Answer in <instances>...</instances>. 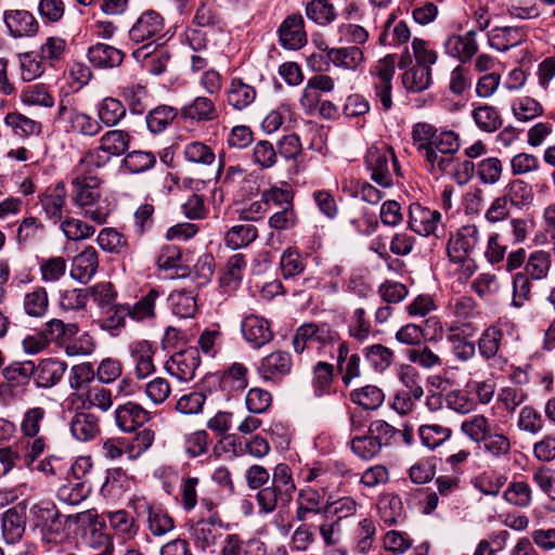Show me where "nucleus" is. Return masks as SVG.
<instances>
[{
    "label": "nucleus",
    "mask_w": 555,
    "mask_h": 555,
    "mask_svg": "<svg viewBox=\"0 0 555 555\" xmlns=\"http://www.w3.org/2000/svg\"><path fill=\"white\" fill-rule=\"evenodd\" d=\"M101 183L98 175H80L73 170V201L83 209L86 217L99 224L104 223L108 216V210L101 201Z\"/></svg>",
    "instance_id": "obj_1"
},
{
    "label": "nucleus",
    "mask_w": 555,
    "mask_h": 555,
    "mask_svg": "<svg viewBox=\"0 0 555 555\" xmlns=\"http://www.w3.org/2000/svg\"><path fill=\"white\" fill-rule=\"evenodd\" d=\"M296 491L291 468L286 464L275 466L271 485L261 488L257 493L260 512L272 513L279 505L287 506Z\"/></svg>",
    "instance_id": "obj_2"
},
{
    "label": "nucleus",
    "mask_w": 555,
    "mask_h": 555,
    "mask_svg": "<svg viewBox=\"0 0 555 555\" xmlns=\"http://www.w3.org/2000/svg\"><path fill=\"white\" fill-rule=\"evenodd\" d=\"M198 281L195 288L175 289L168 297V302L173 314L179 318H193L197 311L196 288L206 285L214 275V258L205 255L195 264Z\"/></svg>",
    "instance_id": "obj_3"
},
{
    "label": "nucleus",
    "mask_w": 555,
    "mask_h": 555,
    "mask_svg": "<svg viewBox=\"0 0 555 555\" xmlns=\"http://www.w3.org/2000/svg\"><path fill=\"white\" fill-rule=\"evenodd\" d=\"M365 165L371 171V179L382 188L393 185L391 167L397 175L400 169L391 146L384 142L371 145L365 154Z\"/></svg>",
    "instance_id": "obj_4"
},
{
    "label": "nucleus",
    "mask_w": 555,
    "mask_h": 555,
    "mask_svg": "<svg viewBox=\"0 0 555 555\" xmlns=\"http://www.w3.org/2000/svg\"><path fill=\"white\" fill-rule=\"evenodd\" d=\"M30 514L41 539L47 543L60 542L65 535V525L70 524L66 516L60 514L54 504L48 502L35 504Z\"/></svg>",
    "instance_id": "obj_5"
},
{
    "label": "nucleus",
    "mask_w": 555,
    "mask_h": 555,
    "mask_svg": "<svg viewBox=\"0 0 555 555\" xmlns=\"http://www.w3.org/2000/svg\"><path fill=\"white\" fill-rule=\"evenodd\" d=\"M224 525L218 515H209L188 524V531L195 547L205 552L217 545L223 535Z\"/></svg>",
    "instance_id": "obj_6"
},
{
    "label": "nucleus",
    "mask_w": 555,
    "mask_h": 555,
    "mask_svg": "<svg viewBox=\"0 0 555 555\" xmlns=\"http://www.w3.org/2000/svg\"><path fill=\"white\" fill-rule=\"evenodd\" d=\"M480 242V231L476 224H465L451 234L447 243V254L451 262L466 261Z\"/></svg>",
    "instance_id": "obj_7"
},
{
    "label": "nucleus",
    "mask_w": 555,
    "mask_h": 555,
    "mask_svg": "<svg viewBox=\"0 0 555 555\" xmlns=\"http://www.w3.org/2000/svg\"><path fill=\"white\" fill-rule=\"evenodd\" d=\"M101 417L93 411L78 406L69 421V431L79 442H89L101 435Z\"/></svg>",
    "instance_id": "obj_8"
},
{
    "label": "nucleus",
    "mask_w": 555,
    "mask_h": 555,
    "mask_svg": "<svg viewBox=\"0 0 555 555\" xmlns=\"http://www.w3.org/2000/svg\"><path fill=\"white\" fill-rule=\"evenodd\" d=\"M199 364L198 350L188 348L171 356L165 363V370L179 382L188 383L194 378Z\"/></svg>",
    "instance_id": "obj_9"
},
{
    "label": "nucleus",
    "mask_w": 555,
    "mask_h": 555,
    "mask_svg": "<svg viewBox=\"0 0 555 555\" xmlns=\"http://www.w3.org/2000/svg\"><path fill=\"white\" fill-rule=\"evenodd\" d=\"M241 332L247 344L255 349L263 347L274 337L270 322L254 313L244 317L241 323Z\"/></svg>",
    "instance_id": "obj_10"
},
{
    "label": "nucleus",
    "mask_w": 555,
    "mask_h": 555,
    "mask_svg": "<svg viewBox=\"0 0 555 555\" xmlns=\"http://www.w3.org/2000/svg\"><path fill=\"white\" fill-rule=\"evenodd\" d=\"M292 357L286 351H274L262 358L258 365L260 377L267 382L279 383L291 373Z\"/></svg>",
    "instance_id": "obj_11"
},
{
    "label": "nucleus",
    "mask_w": 555,
    "mask_h": 555,
    "mask_svg": "<svg viewBox=\"0 0 555 555\" xmlns=\"http://www.w3.org/2000/svg\"><path fill=\"white\" fill-rule=\"evenodd\" d=\"M279 41L287 50H299L307 43L305 22L300 14L288 15L278 29Z\"/></svg>",
    "instance_id": "obj_12"
},
{
    "label": "nucleus",
    "mask_w": 555,
    "mask_h": 555,
    "mask_svg": "<svg viewBox=\"0 0 555 555\" xmlns=\"http://www.w3.org/2000/svg\"><path fill=\"white\" fill-rule=\"evenodd\" d=\"M440 221L441 214L438 210H431L418 203L410 205L408 224L413 232L422 236L435 234Z\"/></svg>",
    "instance_id": "obj_13"
},
{
    "label": "nucleus",
    "mask_w": 555,
    "mask_h": 555,
    "mask_svg": "<svg viewBox=\"0 0 555 555\" xmlns=\"http://www.w3.org/2000/svg\"><path fill=\"white\" fill-rule=\"evenodd\" d=\"M114 416L116 426L124 433H132L150 421V412L132 401L118 405Z\"/></svg>",
    "instance_id": "obj_14"
},
{
    "label": "nucleus",
    "mask_w": 555,
    "mask_h": 555,
    "mask_svg": "<svg viewBox=\"0 0 555 555\" xmlns=\"http://www.w3.org/2000/svg\"><path fill=\"white\" fill-rule=\"evenodd\" d=\"M528 30L524 26L495 27L488 33V43L492 49L505 52L525 42Z\"/></svg>",
    "instance_id": "obj_15"
},
{
    "label": "nucleus",
    "mask_w": 555,
    "mask_h": 555,
    "mask_svg": "<svg viewBox=\"0 0 555 555\" xmlns=\"http://www.w3.org/2000/svg\"><path fill=\"white\" fill-rule=\"evenodd\" d=\"M337 334L330 327L307 323L299 326L293 337V347L297 353L304 352L307 345L313 341L326 344L335 339Z\"/></svg>",
    "instance_id": "obj_16"
},
{
    "label": "nucleus",
    "mask_w": 555,
    "mask_h": 555,
    "mask_svg": "<svg viewBox=\"0 0 555 555\" xmlns=\"http://www.w3.org/2000/svg\"><path fill=\"white\" fill-rule=\"evenodd\" d=\"M2 534L7 543H17L26 529V509L21 504L7 509L1 519Z\"/></svg>",
    "instance_id": "obj_17"
},
{
    "label": "nucleus",
    "mask_w": 555,
    "mask_h": 555,
    "mask_svg": "<svg viewBox=\"0 0 555 555\" xmlns=\"http://www.w3.org/2000/svg\"><path fill=\"white\" fill-rule=\"evenodd\" d=\"M67 363L56 358H47L35 364L34 380L39 388H51L62 379Z\"/></svg>",
    "instance_id": "obj_18"
},
{
    "label": "nucleus",
    "mask_w": 555,
    "mask_h": 555,
    "mask_svg": "<svg viewBox=\"0 0 555 555\" xmlns=\"http://www.w3.org/2000/svg\"><path fill=\"white\" fill-rule=\"evenodd\" d=\"M326 488L322 486L320 489L313 487H305L299 490L296 500L297 509L296 518L300 521L307 520L310 514H319L325 499Z\"/></svg>",
    "instance_id": "obj_19"
},
{
    "label": "nucleus",
    "mask_w": 555,
    "mask_h": 555,
    "mask_svg": "<svg viewBox=\"0 0 555 555\" xmlns=\"http://www.w3.org/2000/svg\"><path fill=\"white\" fill-rule=\"evenodd\" d=\"M164 28L163 17L155 11L141 14L129 31L132 41L140 43L160 34Z\"/></svg>",
    "instance_id": "obj_20"
},
{
    "label": "nucleus",
    "mask_w": 555,
    "mask_h": 555,
    "mask_svg": "<svg viewBox=\"0 0 555 555\" xmlns=\"http://www.w3.org/2000/svg\"><path fill=\"white\" fill-rule=\"evenodd\" d=\"M475 37L476 31L473 29L464 35L450 36L444 42L447 54L459 59L463 63L469 61L478 51V43Z\"/></svg>",
    "instance_id": "obj_21"
},
{
    "label": "nucleus",
    "mask_w": 555,
    "mask_h": 555,
    "mask_svg": "<svg viewBox=\"0 0 555 555\" xmlns=\"http://www.w3.org/2000/svg\"><path fill=\"white\" fill-rule=\"evenodd\" d=\"M155 349L147 340L134 341L130 345V354L134 363V372L138 378L143 379L155 371L153 357Z\"/></svg>",
    "instance_id": "obj_22"
},
{
    "label": "nucleus",
    "mask_w": 555,
    "mask_h": 555,
    "mask_svg": "<svg viewBox=\"0 0 555 555\" xmlns=\"http://www.w3.org/2000/svg\"><path fill=\"white\" fill-rule=\"evenodd\" d=\"M98 267V253L94 247L88 246L74 257L70 275L81 283H87L95 274Z\"/></svg>",
    "instance_id": "obj_23"
},
{
    "label": "nucleus",
    "mask_w": 555,
    "mask_h": 555,
    "mask_svg": "<svg viewBox=\"0 0 555 555\" xmlns=\"http://www.w3.org/2000/svg\"><path fill=\"white\" fill-rule=\"evenodd\" d=\"M3 20L13 37L33 36L38 30L36 18L25 10L5 11Z\"/></svg>",
    "instance_id": "obj_24"
},
{
    "label": "nucleus",
    "mask_w": 555,
    "mask_h": 555,
    "mask_svg": "<svg viewBox=\"0 0 555 555\" xmlns=\"http://www.w3.org/2000/svg\"><path fill=\"white\" fill-rule=\"evenodd\" d=\"M181 115L185 119L197 122L216 120L219 116L214 100L209 96L199 95L181 108Z\"/></svg>",
    "instance_id": "obj_25"
},
{
    "label": "nucleus",
    "mask_w": 555,
    "mask_h": 555,
    "mask_svg": "<svg viewBox=\"0 0 555 555\" xmlns=\"http://www.w3.org/2000/svg\"><path fill=\"white\" fill-rule=\"evenodd\" d=\"M75 396L80 403L79 406L89 411L98 409L105 413L113 406L112 391L100 385L88 387L85 391L77 392Z\"/></svg>",
    "instance_id": "obj_26"
},
{
    "label": "nucleus",
    "mask_w": 555,
    "mask_h": 555,
    "mask_svg": "<svg viewBox=\"0 0 555 555\" xmlns=\"http://www.w3.org/2000/svg\"><path fill=\"white\" fill-rule=\"evenodd\" d=\"M257 96L256 88L246 83L242 78H233L227 90V102L236 111L250 106Z\"/></svg>",
    "instance_id": "obj_27"
},
{
    "label": "nucleus",
    "mask_w": 555,
    "mask_h": 555,
    "mask_svg": "<svg viewBox=\"0 0 555 555\" xmlns=\"http://www.w3.org/2000/svg\"><path fill=\"white\" fill-rule=\"evenodd\" d=\"M124 57L125 54L121 50L106 43H96L88 50L89 62L98 68L119 66Z\"/></svg>",
    "instance_id": "obj_28"
},
{
    "label": "nucleus",
    "mask_w": 555,
    "mask_h": 555,
    "mask_svg": "<svg viewBox=\"0 0 555 555\" xmlns=\"http://www.w3.org/2000/svg\"><path fill=\"white\" fill-rule=\"evenodd\" d=\"M48 344L54 343L59 347L65 349L69 339L74 338L78 332V325L76 323H64L60 319H51L41 327Z\"/></svg>",
    "instance_id": "obj_29"
},
{
    "label": "nucleus",
    "mask_w": 555,
    "mask_h": 555,
    "mask_svg": "<svg viewBox=\"0 0 555 555\" xmlns=\"http://www.w3.org/2000/svg\"><path fill=\"white\" fill-rule=\"evenodd\" d=\"M221 555H266V547L259 540L242 541L237 534L224 539Z\"/></svg>",
    "instance_id": "obj_30"
},
{
    "label": "nucleus",
    "mask_w": 555,
    "mask_h": 555,
    "mask_svg": "<svg viewBox=\"0 0 555 555\" xmlns=\"http://www.w3.org/2000/svg\"><path fill=\"white\" fill-rule=\"evenodd\" d=\"M245 268L246 260L243 254H235L229 258L220 278V285L225 293H232L240 286Z\"/></svg>",
    "instance_id": "obj_31"
},
{
    "label": "nucleus",
    "mask_w": 555,
    "mask_h": 555,
    "mask_svg": "<svg viewBox=\"0 0 555 555\" xmlns=\"http://www.w3.org/2000/svg\"><path fill=\"white\" fill-rule=\"evenodd\" d=\"M130 134L125 130L114 129L106 131L99 140L100 149L112 157L124 155L129 149Z\"/></svg>",
    "instance_id": "obj_32"
},
{
    "label": "nucleus",
    "mask_w": 555,
    "mask_h": 555,
    "mask_svg": "<svg viewBox=\"0 0 555 555\" xmlns=\"http://www.w3.org/2000/svg\"><path fill=\"white\" fill-rule=\"evenodd\" d=\"M552 258L546 250H534L529 254L525 263V274L533 281L545 280L551 271Z\"/></svg>",
    "instance_id": "obj_33"
},
{
    "label": "nucleus",
    "mask_w": 555,
    "mask_h": 555,
    "mask_svg": "<svg viewBox=\"0 0 555 555\" xmlns=\"http://www.w3.org/2000/svg\"><path fill=\"white\" fill-rule=\"evenodd\" d=\"M126 106L115 98L107 96L103 99L98 106V117L100 124L112 128L119 124L126 116Z\"/></svg>",
    "instance_id": "obj_34"
},
{
    "label": "nucleus",
    "mask_w": 555,
    "mask_h": 555,
    "mask_svg": "<svg viewBox=\"0 0 555 555\" xmlns=\"http://www.w3.org/2000/svg\"><path fill=\"white\" fill-rule=\"evenodd\" d=\"M402 85L410 92H422L431 83V68L414 65L402 74Z\"/></svg>",
    "instance_id": "obj_35"
},
{
    "label": "nucleus",
    "mask_w": 555,
    "mask_h": 555,
    "mask_svg": "<svg viewBox=\"0 0 555 555\" xmlns=\"http://www.w3.org/2000/svg\"><path fill=\"white\" fill-rule=\"evenodd\" d=\"M504 334L495 325L488 326L478 339V351L485 360L494 359L501 348Z\"/></svg>",
    "instance_id": "obj_36"
},
{
    "label": "nucleus",
    "mask_w": 555,
    "mask_h": 555,
    "mask_svg": "<svg viewBox=\"0 0 555 555\" xmlns=\"http://www.w3.org/2000/svg\"><path fill=\"white\" fill-rule=\"evenodd\" d=\"M380 519L386 525H395L403 518L404 508L401 499L396 494H384L377 503Z\"/></svg>",
    "instance_id": "obj_37"
},
{
    "label": "nucleus",
    "mask_w": 555,
    "mask_h": 555,
    "mask_svg": "<svg viewBox=\"0 0 555 555\" xmlns=\"http://www.w3.org/2000/svg\"><path fill=\"white\" fill-rule=\"evenodd\" d=\"M109 527L124 540L132 539L138 532L135 519L125 509L107 513Z\"/></svg>",
    "instance_id": "obj_38"
},
{
    "label": "nucleus",
    "mask_w": 555,
    "mask_h": 555,
    "mask_svg": "<svg viewBox=\"0 0 555 555\" xmlns=\"http://www.w3.org/2000/svg\"><path fill=\"white\" fill-rule=\"evenodd\" d=\"M258 237V230L253 224H237L230 228L224 235L227 247L232 249L248 246Z\"/></svg>",
    "instance_id": "obj_39"
},
{
    "label": "nucleus",
    "mask_w": 555,
    "mask_h": 555,
    "mask_svg": "<svg viewBox=\"0 0 555 555\" xmlns=\"http://www.w3.org/2000/svg\"><path fill=\"white\" fill-rule=\"evenodd\" d=\"M461 430L472 441L479 443L491 434V424L485 415L475 414L462 422Z\"/></svg>",
    "instance_id": "obj_40"
},
{
    "label": "nucleus",
    "mask_w": 555,
    "mask_h": 555,
    "mask_svg": "<svg viewBox=\"0 0 555 555\" xmlns=\"http://www.w3.org/2000/svg\"><path fill=\"white\" fill-rule=\"evenodd\" d=\"M159 293L155 288H151L141 299L133 305L129 304V318L135 322L153 320L156 317L155 301Z\"/></svg>",
    "instance_id": "obj_41"
},
{
    "label": "nucleus",
    "mask_w": 555,
    "mask_h": 555,
    "mask_svg": "<svg viewBox=\"0 0 555 555\" xmlns=\"http://www.w3.org/2000/svg\"><path fill=\"white\" fill-rule=\"evenodd\" d=\"M327 57L335 66L346 69H356L363 62V53L358 47L330 49Z\"/></svg>",
    "instance_id": "obj_42"
},
{
    "label": "nucleus",
    "mask_w": 555,
    "mask_h": 555,
    "mask_svg": "<svg viewBox=\"0 0 555 555\" xmlns=\"http://www.w3.org/2000/svg\"><path fill=\"white\" fill-rule=\"evenodd\" d=\"M178 111L169 105H158L151 109L146 117V125L152 133L163 132L177 117Z\"/></svg>",
    "instance_id": "obj_43"
},
{
    "label": "nucleus",
    "mask_w": 555,
    "mask_h": 555,
    "mask_svg": "<svg viewBox=\"0 0 555 555\" xmlns=\"http://www.w3.org/2000/svg\"><path fill=\"white\" fill-rule=\"evenodd\" d=\"M472 117L476 126L485 132H494L502 126V118L495 107L485 104L475 107Z\"/></svg>",
    "instance_id": "obj_44"
},
{
    "label": "nucleus",
    "mask_w": 555,
    "mask_h": 555,
    "mask_svg": "<svg viewBox=\"0 0 555 555\" xmlns=\"http://www.w3.org/2000/svg\"><path fill=\"white\" fill-rule=\"evenodd\" d=\"M247 367L238 362L232 363L221 376V386L229 391H242L248 385Z\"/></svg>",
    "instance_id": "obj_45"
},
{
    "label": "nucleus",
    "mask_w": 555,
    "mask_h": 555,
    "mask_svg": "<svg viewBox=\"0 0 555 555\" xmlns=\"http://www.w3.org/2000/svg\"><path fill=\"white\" fill-rule=\"evenodd\" d=\"M147 524L151 533L155 537H162L175 528L173 518L162 507L149 505Z\"/></svg>",
    "instance_id": "obj_46"
},
{
    "label": "nucleus",
    "mask_w": 555,
    "mask_h": 555,
    "mask_svg": "<svg viewBox=\"0 0 555 555\" xmlns=\"http://www.w3.org/2000/svg\"><path fill=\"white\" fill-rule=\"evenodd\" d=\"M47 411L42 406L27 409L21 421V433L24 438L37 437L44 424Z\"/></svg>",
    "instance_id": "obj_47"
},
{
    "label": "nucleus",
    "mask_w": 555,
    "mask_h": 555,
    "mask_svg": "<svg viewBox=\"0 0 555 555\" xmlns=\"http://www.w3.org/2000/svg\"><path fill=\"white\" fill-rule=\"evenodd\" d=\"M111 158L112 156L105 154L99 145L96 149L89 150L83 154L74 167L75 172L96 175V170L105 167L111 162Z\"/></svg>",
    "instance_id": "obj_48"
},
{
    "label": "nucleus",
    "mask_w": 555,
    "mask_h": 555,
    "mask_svg": "<svg viewBox=\"0 0 555 555\" xmlns=\"http://www.w3.org/2000/svg\"><path fill=\"white\" fill-rule=\"evenodd\" d=\"M24 311L27 315L42 318L48 311L49 298L44 287L37 286L24 296Z\"/></svg>",
    "instance_id": "obj_49"
},
{
    "label": "nucleus",
    "mask_w": 555,
    "mask_h": 555,
    "mask_svg": "<svg viewBox=\"0 0 555 555\" xmlns=\"http://www.w3.org/2000/svg\"><path fill=\"white\" fill-rule=\"evenodd\" d=\"M128 486L129 479L121 468L109 469L101 488V493L106 498L117 500L127 490Z\"/></svg>",
    "instance_id": "obj_50"
},
{
    "label": "nucleus",
    "mask_w": 555,
    "mask_h": 555,
    "mask_svg": "<svg viewBox=\"0 0 555 555\" xmlns=\"http://www.w3.org/2000/svg\"><path fill=\"white\" fill-rule=\"evenodd\" d=\"M90 491L91 485L69 479L67 483H64L59 488L57 498L60 501L69 505H77L88 498Z\"/></svg>",
    "instance_id": "obj_51"
},
{
    "label": "nucleus",
    "mask_w": 555,
    "mask_h": 555,
    "mask_svg": "<svg viewBox=\"0 0 555 555\" xmlns=\"http://www.w3.org/2000/svg\"><path fill=\"white\" fill-rule=\"evenodd\" d=\"M363 354L367 362L377 372H384L386 369H388L391 365L395 357V353L390 348L380 344H374L365 347L363 349Z\"/></svg>",
    "instance_id": "obj_52"
},
{
    "label": "nucleus",
    "mask_w": 555,
    "mask_h": 555,
    "mask_svg": "<svg viewBox=\"0 0 555 555\" xmlns=\"http://www.w3.org/2000/svg\"><path fill=\"white\" fill-rule=\"evenodd\" d=\"M333 376L332 364L320 361L314 365L312 386L317 397H322L332 392Z\"/></svg>",
    "instance_id": "obj_53"
},
{
    "label": "nucleus",
    "mask_w": 555,
    "mask_h": 555,
    "mask_svg": "<svg viewBox=\"0 0 555 555\" xmlns=\"http://www.w3.org/2000/svg\"><path fill=\"white\" fill-rule=\"evenodd\" d=\"M66 203V191L64 185H56L46 193L41 198V205L50 218L60 220Z\"/></svg>",
    "instance_id": "obj_54"
},
{
    "label": "nucleus",
    "mask_w": 555,
    "mask_h": 555,
    "mask_svg": "<svg viewBox=\"0 0 555 555\" xmlns=\"http://www.w3.org/2000/svg\"><path fill=\"white\" fill-rule=\"evenodd\" d=\"M306 15L319 25H328L336 18L335 8L327 0H311L306 7Z\"/></svg>",
    "instance_id": "obj_55"
},
{
    "label": "nucleus",
    "mask_w": 555,
    "mask_h": 555,
    "mask_svg": "<svg viewBox=\"0 0 555 555\" xmlns=\"http://www.w3.org/2000/svg\"><path fill=\"white\" fill-rule=\"evenodd\" d=\"M470 288L479 298L488 300L500 292L501 284L496 274L485 272L477 275Z\"/></svg>",
    "instance_id": "obj_56"
},
{
    "label": "nucleus",
    "mask_w": 555,
    "mask_h": 555,
    "mask_svg": "<svg viewBox=\"0 0 555 555\" xmlns=\"http://www.w3.org/2000/svg\"><path fill=\"white\" fill-rule=\"evenodd\" d=\"M352 401L366 410H375L384 402V391L374 385H366L351 392Z\"/></svg>",
    "instance_id": "obj_57"
},
{
    "label": "nucleus",
    "mask_w": 555,
    "mask_h": 555,
    "mask_svg": "<svg viewBox=\"0 0 555 555\" xmlns=\"http://www.w3.org/2000/svg\"><path fill=\"white\" fill-rule=\"evenodd\" d=\"M156 156L149 151H132L122 159V166L131 173H142L154 167Z\"/></svg>",
    "instance_id": "obj_58"
},
{
    "label": "nucleus",
    "mask_w": 555,
    "mask_h": 555,
    "mask_svg": "<svg viewBox=\"0 0 555 555\" xmlns=\"http://www.w3.org/2000/svg\"><path fill=\"white\" fill-rule=\"evenodd\" d=\"M21 100L27 105L51 107L54 104L53 96L50 94L48 88L42 83L26 86L22 90Z\"/></svg>",
    "instance_id": "obj_59"
},
{
    "label": "nucleus",
    "mask_w": 555,
    "mask_h": 555,
    "mask_svg": "<svg viewBox=\"0 0 555 555\" xmlns=\"http://www.w3.org/2000/svg\"><path fill=\"white\" fill-rule=\"evenodd\" d=\"M422 157L425 159L429 171L439 176L451 172L456 160L454 155L438 153L431 149L422 154Z\"/></svg>",
    "instance_id": "obj_60"
},
{
    "label": "nucleus",
    "mask_w": 555,
    "mask_h": 555,
    "mask_svg": "<svg viewBox=\"0 0 555 555\" xmlns=\"http://www.w3.org/2000/svg\"><path fill=\"white\" fill-rule=\"evenodd\" d=\"M452 430L440 424H427L420 427L422 442L429 449H435L451 437Z\"/></svg>",
    "instance_id": "obj_61"
},
{
    "label": "nucleus",
    "mask_w": 555,
    "mask_h": 555,
    "mask_svg": "<svg viewBox=\"0 0 555 555\" xmlns=\"http://www.w3.org/2000/svg\"><path fill=\"white\" fill-rule=\"evenodd\" d=\"M502 196L506 197L511 206L521 208L531 203L533 194L531 188L526 182L514 180L508 183L507 192Z\"/></svg>",
    "instance_id": "obj_62"
},
{
    "label": "nucleus",
    "mask_w": 555,
    "mask_h": 555,
    "mask_svg": "<svg viewBox=\"0 0 555 555\" xmlns=\"http://www.w3.org/2000/svg\"><path fill=\"white\" fill-rule=\"evenodd\" d=\"M69 127L72 131L90 138L95 137L102 130L100 121L82 112L72 114Z\"/></svg>",
    "instance_id": "obj_63"
},
{
    "label": "nucleus",
    "mask_w": 555,
    "mask_h": 555,
    "mask_svg": "<svg viewBox=\"0 0 555 555\" xmlns=\"http://www.w3.org/2000/svg\"><path fill=\"white\" fill-rule=\"evenodd\" d=\"M503 496L509 504L528 507L532 502V490L525 481H514L508 485Z\"/></svg>",
    "instance_id": "obj_64"
}]
</instances>
